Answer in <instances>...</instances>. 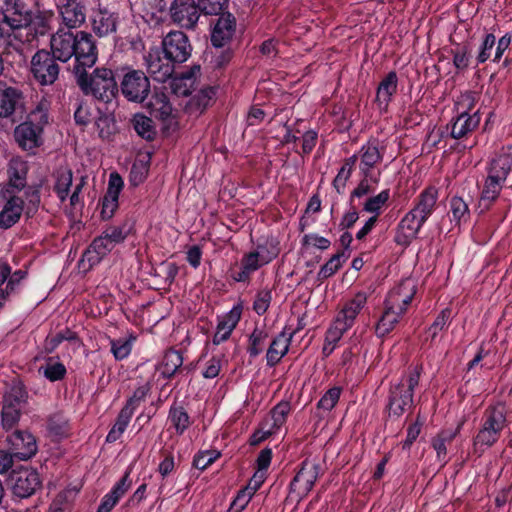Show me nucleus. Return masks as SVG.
I'll return each instance as SVG.
<instances>
[{
  "label": "nucleus",
  "mask_w": 512,
  "mask_h": 512,
  "mask_svg": "<svg viewBox=\"0 0 512 512\" xmlns=\"http://www.w3.org/2000/svg\"><path fill=\"white\" fill-rule=\"evenodd\" d=\"M149 172V161L144 159H137L134 161L130 174L129 181L131 185L138 186L145 181Z\"/></svg>",
  "instance_id": "nucleus-54"
},
{
  "label": "nucleus",
  "mask_w": 512,
  "mask_h": 512,
  "mask_svg": "<svg viewBox=\"0 0 512 512\" xmlns=\"http://www.w3.org/2000/svg\"><path fill=\"white\" fill-rule=\"evenodd\" d=\"M12 454L19 460H28L37 452L34 436L28 432L15 431L7 439Z\"/></svg>",
  "instance_id": "nucleus-19"
},
{
  "label": "nucleus",
  "mask_w": 512,
  "mask_h": 512,
  "mask_svg": "<svg viewBox=\"0 0 512 512\" xmlns=\"http://www.w3.org/2000/svg\"><path fill=\"white\" fill-rule=\"evenodd\" d=\"M215 96V90L212 87H206L200 90L197 94L193 95L187 105L186 110L190 115L201 114L210 104V101Z\"/></svg>",
  "instance_id": "nucleus-34"
},
{
  "label": "nucleus",
  "mask_w": 512,
  "mask_h": 512,
  "mask_svg": "<svg viewBox=\"0 0 512 512\" xmlns=\"http://www.w3.org/2000/svg\"><path fill=\"white\" fill-rule=\"evenodd\" d=\"M291 411V406L289 402L282 401L278 403L272 410L270 419L267 420L269 422V426L273 427V430L278 431L283 424L286 422L287 416Z\"/></svg>",
  "instance_id": "nucleus-49"
},
{
  "label": "nucleus",
  "mask_w": 512,
  "mask_h": 512,
  "mask_svg": "<svg viewBox=\"0 0 512 512\" xmlns=\"http://www.w3.org/2000/svg\"><path fill=\"white\" fill-rule=\"evenodd\" d=\"M264 266L258 257L252 252L245 254L241 260V267L238 272L233 273L232 278L236 282H247L252 273Z\"/></svg>",
  "instance_id": "nucleus-35"
},
{
  "label": "nucleus",
  "mask_w": 512,
  "mask_h": 512,
  "mask_svg": "<svg viewBox=\"0 0 512 512\" xmlns=\"http://www.w3.org/2000/svg\"><path fill=\"white\" fill-rule=\"evenodd\" d=\"M130 228L127 223L118 226H109L102 233L109 242L115 247L117 244L122 243L128 236Z\"/></svg>",
  "instance_id": "nucleus-55"
},
{
  "label": "nucleus",
  "mask_w": 512,
  "mask_h": 512,
  "mask_svg": "<svg viewBox=\"0 0 512 512\" xmlns=\"http://www.w3.org/2000/svg\"><path fill=\"white\" fill-rule=\"evenodd\" d=\"M169 13L172 21L185 29H193L200 17V8L194 0H173Z\"/></svg>",
  "instance_id": "nucleus-14"
},
{
  "label": "nucleus",
  "mask_w": 512,
  "mask_h": 512,
  "mask_svg": "<svg viewBox=\"0 0 512 512\" xmlns=\"http://www.w3.org/2000/svg\"><path fill=\"white\" fill-rule=\"evenodd\" d=\"M1 10L4 23L13 31V38L20 43L30 41L32 15L26 6L20 0H5Z\"/></svg>",
  "instance_id": "nucleus-8"
},
{
  "label": "nucleus",
  "mask_w": 512,
  "mask_h": 512,
  "mask_svg": "<svg viewBox=\"0 0 512 512\" xmlns=\"http://www.w3.org/2000/svg\"><path fill=\"white\" fill-rule=\"evenodd\" d=\"M54 190L61 202L68 198L69 190L72 185L73 173L68 168H59L55 172Z\"/></svg>",
  "instance_id": "nucleus-39"
},
{
  "label": "nucleus",
  "mask_w": 512,
  "mask_h": 512,
  "mask_svg": "<svg viewBox=\"0 0 512 512\" xmlns=\"http://www.w3.org/2000/svg\"><path fill=\"white\" fill-rule=\"evenodd\" d=\"M236 29V20L235 17L230 14H222L216 24L214 25V28L211 33V42L215 47H222L227 42H229Z\"/></svg>",
  "instance_id": "nucleus-22"
},
{
  "label": "nucleus",
  "mask_w": 512,
  "mask_h": 512,
  "mask_svg": "<svg viewBox=\"0 0 512 512\" xmlns=\"http://www.w3.org/2000/svg\"><path fill=\"white\" fill-rule=\"evenodd\" d=\"M227 4L228 0H198L200 10L208 15H219Z\"/></svg>",
  "instance_id": "nucleus-62"
},
{
  "label": "nucleus",
  "mask_w": 512,
  "mask_h": 512,
  "mask_svg": "<svg viewBox=\"0 0 512 512\" xmlns=\"http://www.w3.org/2000/svg\"><path fill=\"white\" fill-rule=\"evenodd\" d=\"M461 428V424L455 430H446L439 433L432 441V446L437 453L439 460H445L447 455V444L451 443L457 436Z\"/></svg>",
  "instance_id": "nucleus-44"
},
{
  "label": "nucleus",
  "mask_w": 512,
  "mask_h": 512,
  "mask_svg": "<svg viewBox=\"0 0 512 512\" xmlns=\"http://www.w3.org/2000/svg\"><path fill=\"white\" fill-rule=\"evenodd\" d=\"M366 303L367 294L365 292H358L352 299L344 303L326 332L322 348L325 357L333 353L344 333L354 325L358 314Z\"/></svg>",
  "instance_id": "nucleus-6"
},
{
  "label": "nucleus",
  "mask_w": 512,
  "mask_h": 512,
  "mask_svg": "<svg viewBox=\"0 0 512 512\" xmlns=\"http://www.w3.org/2000/svg\"><path fill=\"white\" fill-rule=\"evenodd\" d=\"M136 133L145 140L151 141L156 136L153 120L143 114H136L132 119Z\"/></svg>",
  "instance_id": "nucleus-42"
},
{
  "label": "nucleus",
  "mask_w": 512,
  "mask_h": 512,
  "mask_svg": "<svg viewBox=\"0 0 512 512\" xmlns=\"http://www.w3.org/2000/svg\"><path fill=\"white\" fill-rule=\"evenodd\" d=\"M123 186L122 177L116 172L111 173L108 188L102 200L101 216L103 219H110L114 215L118 208V198Z\"/></svg>",
  "instance_id": "nucleus-20"
},
{
  "label": "nucleus",
  "mask_w": 512,
  "mask_h": 512,
  "mask_svg": "<svg viewBox=\"0 0 512 512\" xmlns=\"http://www.w3.org/2000/svg\"><path fill=\"white\" fill-rule=\"evenodd\" d=\"M87 68L90 67L81 65V67L73 69L76 82L83 93L105 103L112 101L118 91L114 72L111 69L101 67L88 74Z\"/></svg>",
  "instance_id": "nucleus-4"
},
{
  "label": "nucleus",
  "mask_w": 512,
  "mask_h": 512,
  "mask_svg": "<svg viewBox=\"0 0 512 512\" xmlns=\"http://www.w3.org/2000/svg\"><path fill=\"white\" fill-rule=\"evenodd\" d=\"M450 314L451 312L449 309H444L440 312L426 331L427 339L434 341L437 338L438 334L448 326Z\"/></svg>",
  "instance_id": "nucleus-56"
},
{
  "label": "nucleus",
  "mask_w": 512,
  "mask_h": 512,
  "mask_svg": "<svg viewBox=\"0 0 512 512\" xmlns=\"http://www.w3.org/2000/svg\"><path fill=\"white\" fill-rule=\"evenodd\" d=\"M93 31L100 37L116 31L117 16L105 7L99 6L92 14Z\"/></svg>",
  "instance_id": "nucleus-24"
},
{
  "label": "nucleus",
  "mask_w": 512,
  "mask_h": 512,
  "mask_svg": "<svg viewBox=\"0 0 512 512\" xmlns=\"http://www.w3.org/2000/svg\"><path fill=\"white\" fill-rule=\"evenodd\" d=\"M357 162V156L352 155L349 158L344 160L342 167L339 169L336 177L333 180V187L337 191L338 194L344 192L347 181L350 179L352 175V171Z\"/></svg>",
  "instance_id": "nucleus-41"
},
{
  "label": "nucleus",
  "mask_w": 512,
  "mask_h": 512,
  "mask_svg": "<svg viewBox=\"0 0 512 512\" xmlns=\"http://www.w3.org/2000/svg\"><path fill=\"white\" fill-rule=\"evenodd\" d=\"M292 337V333L287 334L283 331L272 340L266 353L267 365L269 367L277 365L287 354Z\"/></svg>",
  "instance_id": "nucleus-25"
},
{
  "label": "nucleus",
  "mask_w": 512,
  "mask_h": 512,
  "mask_svg": "<svg viewBox=\"0 0 512 512\" xmlns=\"http://www.w3.org/2000/svg\"><path fill=\"white\" fill-rule=\"evenodd\" d=\"M272 300V293L268 289L259 291L253 303V309L258 315H263L267 312Z\"/></svg>",
  "instance_id": "nucleus-63"
},
{
  "label": "nucleus",
  "mask_w": 512,
  "mask_h": 512,
  "mask_svg": "<svg viewBox=\"0 0 512 512\" xmlns=\"http://www.w3.org/2000/svg\"><path fill=\"white\" fill-rule=\"evenodd\" d=\"M59 13L68 28L80 26L86 17L84 7L75 0H68L66 4L60 6Z\"/></svg>",
  "instance_id": "nucleus-27"
},
{
  "label": "nucleus",
  "mask_w": 512,
  "mask_h": 512,
  "mask_svg": "<svg viewBox=\"0 0 512 512\" xmlns=\"http://www.w3.org/2000/svg\"><path fill=\"white\" fill-rule=\"evenodd\" d=\"M503 185L504 183L501 181L486 177L479 199V208L482 212L488 210L497 200Z\"/></svg>",
  "instance_id": "nucleus-32"
},
{
  "label": "nucleus",
  "mask_w": 512,
  "mask_h": 512,
  "mask_svg": "<svg viewBox=\"0 0 512 512\" xmlns=\"http://www.w3.org/2000/svg\"><path fill=\"white\" fill-rule=\"evenodd\" d=\"M42 128L32 121H26L18 125L14 136L18 144L24 150H31L41 144Z\"/></svg>",
  "instance_id": "nucleus-21"
},
{
  "label": "nucleus",
  "mask_w": 512,
  "mask_h": 512,
  "mask_svg": "<svg viewBox=\"0 0 512 512\" xmlns=\"http://www.w3.org/2000/svg\"><path fill=\"white\" fill-rule=\"evenodd\" d=\"M77 335L72 330L66 328L56 335L48 336L45 341V348L49 352L54 351L63 341H75Z\"/></svg>",
  "instance_id": "nucleus-57"
},
{
  "label": "nucleus",
  "mask_w": 512,
  "mask_h": 512,
  "mask_svg": "<svg viewBox=\"0 0 512 512\" xmlns=\"http://www.w3.org/2000/svg\"><path fill=\"white\" fill-rule=\"evenodd\" d=\"M500 433L482 424L477 435L473 439L475 453L482 454L486 449L493 446L500 438Z\"/></svg>",
  "instance_id": "nucleus-36"
},
{
  "label": "nucleus",
  "mask_w": 512,
  "mask_h": 512,
  "mask_svg": "<svg viewBox=\"0 0 512 512\" xmlns=\"http://www.w3.org/2000/svg\"><path fill=\"white\" fill-rule=\"evenodd\" d=\"M416 290V281L413 278H406L388 293L385 304L395 307L398 311L406 312Z\"/></svg>",
  "instance_id": "nucleus-17"
},
{
  "label": "nucleus",
  "mask_w": 512,
  "mask_h": 512,
  "mask_svg": "<svg viewBox=\"0 0 512 512\" xmlns=\"http://www.w3.org/2000/svg\"><path fill=\"white\" fill-rule=\"evenodd\" d=\"M459 109H463L459 116L454 120L451 127V136L454 139H460L475 130L480 123V115L477 112L469 114L467 110L472 109L474 106V96L471 92H466L461 95L457 102Z\"/></svg>",
  "instance_id": "nucleus-9"
},
{
  "label": "nucleus",
  "mask_w": 512,
  "mask_h": 512,
  "mask_svg": "<svg viewBox=\"0 0 512 512\" xmlns=\"http://www.w3.org/2000/svg\"><path fill=\"white\" fill-rule=\"evenodd\" d=\"M133 341L134 338L132 337L110 340L111 353L114 358L116 360L126 359L132 351Z\"/></svg>",
  "instance_id": "nucleus-53"
},
{
  "label": "nucleus",
  "mask_w": 512,
  "mask_h": 512,
  "mask_svg": "<svg viewBox=\"0 0 512 512\" xmlns=\"http://www.w3.org/2000/svg\"><path fill=\"white\" fill-rule=\"evenodd\" d=\"M38 372L54 382L61 380L65 376L66 368L62 363L49 359L45 365L39 367Z\"/></svg>",
  "instance_id": "nucleus-52"
},
{
  "label": "nucleus",
  "mask_w": 512,
  "mask_h": 512,
  "mask_svg": "<svg viewBox=\"0 0 512 512\" xmlns=\"http://www.w3.org/2000/svg\"><path fill=\"white\" fill-rule=\"evenodd\" d=\"M450 211L453 219L458 223L466 221L469 218L468 204L460 197L454 196L450 200Z\"/></svg>",
  "instance_id": "nucleus-59"
},
{
  "label": "nucleus",
  "mask_w": 512,
  "mask_h": 512,
  "mask_svg": "<svg viewBox=\"0 0 512 512\" xmlns=\"http://www.w3.org/2000/svg\"><path fill=\"white\" fill-rule=\"evenodd\" d=\"M131 411L128 409H121L119 412L117 419L113 425V427L110 429L106 436V442L113 443L116 442L124 433L126 430L131 418H132Z\"/></svg>",
  "instance_id": "nucleus-43"
},
{
  "label": "nucleus",
  "mask_w": 512,
  "mask_h": 512,
  "mask_svg": "<svg viewBox=\"0 0 512 512\" xmlns=\"http://www.w3.org/2000/svg\"><path fill=\"white\" fill-rule=\"evenodd\" d=\"M13 493L21 498L31 496L40 486L39 474L32 469L14 471L10 476Z\"/></svg>",
  "instance_id": "nucleus-16"
},
{
  "label": "nucleus",
  "mask_w": 512,
  "mask_h": 512,
  "mask_svg": "<svg viewBox=\"0 0 512 512\" xmlns=\"http://www.w3.org/2000/svg\"><path fill=\"white\" fill-rule=\"evenodd\" d=\"M512 168V158L508 154H501L493 158L487 168V177L505 183Z\"/></svg>",
  "instance_id": "nucleus-30"
},
{
  "label": "nucleus",
  "mask_w": 512,
  "mask_h": 512,
  "mask_svg": "<svg viewBox=\"0 0 512 512\" xmlns=\"http://www.w3.org/2000/svg\"><path fill=\"white\" fill-rule=\"evenodd\" d=\"M94 127L102 139H109L116 131L115 119L111 114L101 113L95 118Z\"/></svg>",
  "instance_id": "nucleus-48"
},
{
  "label": "nucleus",
  "mask_w": 512,
  "mask_h": 512,
  "mask_svg": "<svg viewBox=\"0 0 512 512\" xmlns=\"http://www.w3.org/2000/svg\"><path fill=\"white\" fill-rule=\"evenodd\" d=\"M26 203L24 202V210L27 216H33L40 204V192L36 187H29L25 190Z\"/></svg>",
  "instance_id": "nucleus-60"
},
{
  "label": "nucleus",
  "mask_w": 512,
  "mask_h": 512,
  "mask_svg": "<svg viewBox=\"0 0 512 512\" xmlns=\"http://www.w3.org/2000/svg\"><path fill=\"white\" fill-rule=\"evenodd\" d=\"M152 113L163 121L172 124L173 108L167 96L164 93L156 94L150 103Z\"/></svg>",
  "instance_id": "nucleus-38"
},
{
  "label": "nucleus",
  "mask_w": 512,
  "mask_h": 512,
  "mask_svg": "<svg viewBox=\"0 0 512 512\" xmlns=\"http://www.w3.org/2000/svg\"><path fill=\"white\" fill-rule=\"evenodd\" d=\"M20 408L18 400L13 403L9 396L4 399L2 408V425L5 429L12 428L19 420Z\"/></svg>",
  "instance_id": "nucleus-45"
},
{
  "label": "nucleus",
  "mask_w": 512,
  "mask_h": 512,
  "mask_svg": "<svg viewBox=\"0 0 512 512\" xmlns=\"http://www.w3.org/2000/svg\"><path fill=\"white\" fill-rule=\"evenodd\" d=\"M395 307L385 304V310L375 326V333L378 337H384L390 333L398 323L400 317L404 314Z\"/></svg>",
  "instance_id": "nucleus-31"
},
{
  "label": "nucleus",
  "mask_w": 512,
  "mask_h": 512,
  "mask_svg": "<svg viewBox=\"0 0 512 512\" xmlns=\"http://www.w3.org/2000/svg\"><path fill=\"white\" fill-rule=\"evenodd\" d=\"M341 390L338 387L329 389L319 400L318 408L325 411L332 410L340 398Z\"/></svg>",
  "instance_id": "nucleus-64"
},
{
  "label": "nucleus",
  "mask_w": 512,
  "mask_h": 512,
  "mask_svg": "<svg viewBox=\"0 0 512 512\" xmlns=\"http://www.w3.org/2000/svg\"><path fill=\"white\" fill-rule=\"evenodd\" d=\"M4 203L0 210V228L7 230L14 226L21 218L24 211V200L16 195H11L9 190L3 193Z\"/></svg>",
  "instance_id": "nucleus-18"
},
{
  "label": "nucleus",
  "mask_w": 512,
  "mask_h": 512,
  "mask_svg": "<svg viewBox=\"0 0 512 512\" xmlns=\"http://www.w3.org/2000/svg\"><path fill=\"white\" fill-rule=\"evenodd\" d=\"M422 368L415 366L404 375L400 382L390 389L389 415L401 416L413 404V392L419 383Z\"/></svg>",
  "instance_id": "nucleus-7"
},
{
  "label": "nucleus",
  "mask_w": 512,
  "mask_h": 512,
  "mask_svg": "<svg viewBox=\"0 0 512 512\" xmlns=\"http://www.w3.org/2000/svg\"><path fill=\"white\" fill-rule=\"evenodd\" d=\"M56 61L46 50H40L34 54L31 60V72L39 84L51 85L58 79L60 69Z\"/></svg>",
  "instance_id": "nucleus-10"
},
{
  "label": "nucleus",
  "mask_w": 512,
  "mask_h": 512,
  "mask_svg": "<svg viewBox=\"0 0 512 512\" xmlns=\"http://www.w3.org/2000/svg\"><path fill=\"white\" fill-rule=\"evenodd\" d=\"M27 163L21 158H12L9 162V184L17 190H22L26 185Z\"/></svg>",
  "instance_id": "nucleus-33"
},
{
  "label": "nucleus",
  "mask_w": 512,
  "mask_h": 512,
  "mask_svg": "<svg viewBox=\"0 0 512 512\" xmlns=\"http://www.w3.org/2000/svg\"><path fill=\"white\" fill-rule=\"evenodd\" d=\"M168 420L178 435H182L191 425L187 411L180 405H172L170 407Z\"/></svg>",
  "instance_id": "nucleus-40"
},
{
  "label": "nucleus",
  "mask_w": 512,
  "mask_h": 512,
  "mask_svg": "<svg viewBox=\"0 0 512 512\" xmlns=\"http://www.w3.org/2000/svg\"><path fill=\"white\" fill-rule=\"evenodd\" d=\"M182 364L183 357L181 353L170 349L164 354L163 359L158 366V370L164 378L170 379L175 375Z\"/></svg>",
  "instance_id": "nucleus-37"
},
{
  "label": "nucleus",
  "mask_w": 512,
  "mask_h": 512,
  "mask_svg": "<svg viewBox=\"0 0 512 512\" xmlns=\"http://www.w3.org/2000/svg\"><path fill=\"white\" fill-rule=\"evenodd\" d=\"M121 91L129 101L141 103L150 92L149 79L144 72L131 70L123 77Z\"/></svg>",
  "instance_id": "nucleus-13"
},
{
  "label": "nucleus",
  "mask_w": 512,
  "mask_h": 512,
  "mask_svg": "<svg viewBox=\"0 0 512 512\" xmlns=\"http://www.w3.org/2000/svg\"><path fill=\"white\" fill-rule=\"evenodd\" d=\"M47 429L55 437H65L70 431L69 421L62 413H54L48 419Z\"/></svg>",
  "instance_id": "nucleus-47"
},
{
  "label": "nucleus",
  "mask_w": 512,
  "mask_h": 512,
  "mask_svg": "<svg viewBox=\"0 0 512 512\" xmlns=\"http://www.w3.org/2000/svg\"><path fill=\"white\" fill-rule=\"evenodd\" d=\"M385 150V146L378 139H370L355 154L357 161L359 160L360 181L351 192L350 200L366 196L376 189L382 174L378 165L383 161Z\"/></svg>",
  "instance_id": "nucleus-3"
},
{
  "label": "nucleus",
  "mask_w": 512,
  "mask_h": 512,
  "mask_svg": "<svg viewBox=\"0 0 512 512\" xmlns=\"http://www.w3.org/2000/svg\"><path fill=\"white\" fill-rule=\"evenodd\" d=\"M113 245L111 242L107 240V238L102 233L100 236L96 237L92 243L89 245L87 250L84 252L81 263L85 266V263H88V269L93 266L99 264L101 260L113 249Z\"/></svg>",
  "instance_id": "nucleus-23"
},
{
  "label": "nucleus",
  "mask_w": 512,
  "mask_h": 512,
  "mask_svg": "<svg viewBox=\"0 0 512 512\" xmlns=\"http://www.w3.org/2000/svg\"><path fill=\"white\" fill-rule=\"evenodd\" d=\"M390 199V190L384 189L377 195L371 196L366 199L363 204V210L365 212L373 214L376 218L382 211V208L387 204Z\"/></svg>",
  "instance_id": "nucleus-46"
},
{
  "label": "nucleus",
  "mask_w": 512,
  "mask_h": 512,
  "mask_svg": "<svg viewBox=\"0 0 512 512\" xmlns=\"http://www.w3.org/2000/svg\"><path fill=\"white\" fill-rule=\"evenodd\" d=\"M21 97V92L0 82V118L10 117Z\"/></svg>",
  "instance_id": "nucleus-29"
},
{
  "label": "nucleus",
  "mask_w": 512,
  "mask_h": 512,
  "mask_svg": "<svg viewBox=\"0 0 512 512\" xmlns=\"http://www.w3.org/2000/svg\"><path fill=\"white\" fill-rule=\"evenodd\" d=\"M320 475L321 466L319 463L308 459L304 460L290 483L291 492L295 493L300 499L306 497Z\"/></svg>",
  "instance_id": "nucleus-12"
},
{
  "label": "nucleus",
  "mask_w": 512,
  "mask_h": 512,
  "mask_svg": "<svg viewBox=\"0 0 512 512\" xmlns=\"http://www.w3.org/2000/svg\"><path fill=\"white\" fill-rule=\"evenodd\" d=\"M398 77L396 72H389L379 83L376 101L380 108L386 109L394 94L397 92Z\"/></svg>",
  "instance_id": "nucleus-26"
},
{
  "label": "nucleus",
  "mask_w": 512,
  "mask_h": 512,
  "mask_svg": "<svg viewBox=\"0 0 512 512\" xmlns=\"http://www.w3.org/2000/svg\"><path fill=\"white\" fill-rule=\"evenodd\" d=\"M347 259L345 252H338L333 255L319 270L318 279L324 280L334 275L341 267L343 262Z\"/></svg>",
  "instance_id": "nucleus-51"
},
{
  "label": "nucleus",
  "mask_w": 512,
  "mask_h": 512,
  "mask_svg": "<svg viewBox=\"0 0 512 512\" xmlns=\"http://www.w3.org/2000/svg\"><path fill=\"white\" fill-rule=\"evenodd\" d=\"M439 197L438 189L428 186L414 200V206L405 214L398 224L395 242L408 246L418 235L422 226L433 214Z\"/></svg>",
  "instance_id": "nucleus-2"
},
{
  "label": "nucleus",
  "mask_w": 512,
  "mask_h": 512,
  "mask_svg": "<svg viewBox=\"0 0 512 512\" xmlns=\"http://www.w3.org/2000/svg\"><path fill=\"white\" fill-rule=\"evenodd\" d=\"M219 456L220 453L215 450L201 451L194 456L193 465L197 469L204 470L210 466Z\"/></svg>",
  "instance_id": "nucleus-61"
},
{
  "label": "nucleus",
  "mask_w": 512,
  "mask_h": 512,
  "mask_svg": "<svg viewBox=\"0 0 512 512\" xmlns=\"http://www.w3.org/2000/svg\"><path fill=\"white\" fill-rule=\"evenodd\" d=\"M162 50L173 63L181 64L191 56L192 45L182 31H170L162 40Z\"/></svg>",
  "instance_id": "nucleus-11"
},
{
  "label": "nucleus",
  "mask_w": 512,
  "mask_h": 512,
  "mask_svg": "<svg viewBox=\"0 0 512 512\" xmlns=\"http://www.w3.org/2000/svg\"><path fill=\"white\" fill-rule=\"evenodd\" d=\"M482 424L501 434L507 425L505 405L497 403L489 406L483 414Z\"/></svg>",
  "instance_id": "nucleus-28"
},
{
  "label": "nucleus",
  "mask_w": 512,
  "mask_h": 512,
  "mask_svg": "<svg viewBox=\"0 0 512 512\" xmlns=\"http://www.w3.org/2000/svg\"><path fill=\"white\" fill-rule=\"evenodd\" d=\"M268 333L264 329L255 328L249 337L247 352L251 357L261 354L266 346Z\"/></svg>",
  "instance_id": "nucleus-50"
},
{
  "label": "nucleus",
  "mask_w": 512,
  "mask_h": 512,
  "mask_svg": "<svg viewBox=\"0 0 512 512\" xmlns=\"http://www.w3.org/2000/svg\"><path fill=\"white\" fill-rule=\"evenodd\" d=\"M148 73L158 82H165L174 73L175 64L159 48H151L144 57Z\"/></svg>",
  "instance_id": "nucleus-15"
},
{
  "label": "nucleus",
  "mask_w": 512,
  "mask_h": 512,
  "mask_svg": "<svg viewBox=\"0 0 512 512\" xmlns=\"http://www.w3.org/2000/svg\"><path fill=\"white\" fill-rule=\"evenodd\" d=\"M51 56L61 62H67L74 57V68L81 65L92 67L98 57L97 47L93 36L86 32L73 33L70 30L59 29L50 40Z\"/></svg>",
  "instance_id": "nucleus-1"
},
{
  "label": "nucleus",
  "mask_w": 512,
  "mask_h": 512,
  "mask_svg": "<svg viewBox=\"0 0 512 512\" xmlns=\"http://www.w3.org/2000/svg\"><path fill=\"white\" fill-rule=\"evenodd\" d=\"M366 303L367 294L365 292H358L352 299L344 303L326 332L322 348L325 357L333 353L344 333L354 325L358 314Z\"/></svg>",
  "instance_id": "nucleus-5"
},
{
  "label": "nucleus",
  "mask_w": 512,
  "mask_h": 512,
  "mask_svg": "<svg viewBox=\"0 0 512 512\" xmlns=\"http://www.w3.org/2000/svg\"><path fill=\"white\" fill-rule=\"evenodd\" d=\"M150 385L148 383H145L139 387H137L132 396L127 400L126 405L122 409H128L131 411V414H134V411L137 409V407L145 400L147 395L150 392Z\"/></svg>",
  "instance_id": "nucleus-58"
}]
</instances>
